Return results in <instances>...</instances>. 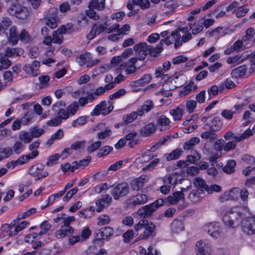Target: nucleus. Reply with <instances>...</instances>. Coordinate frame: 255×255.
I'll use <instances>...</instances> for the list:
<instances>
[{
    "label": "nucleus",
    "mask_w": 255,
    "mask_h": 255,
    "mask_svg": "<svg viewBox=\"0 0 255 255\" xmlns=\"http://www.w3.org/2000/svg\"><path fill=\"white\" fill-rule=\"evenodd\" d=\"M9 41L13 45H15L17 43L19 39V36L16 33V29L15 27H11L9 29Z\"/></svg>",
    "instance_id": "c9c22d12"
},
{
    "label": "nucleus",
    "mask_w": 255,
    "mask_h": 255,
    "mask_svg": "<svg viewBox=\"0 0 255 255\" xmlns=\"http://www.w3.org/2000/svg\"><path fill=\"white\" fill-rule=\"evenodd\" d=\"M197 88V86L194 85L193 82H190L184 88L183 90L181 92V95L185 96L190 92L196 90Z\"/></svg>",
    "instance_id": "a18cd8bd"
},
{
    "label": "nucleus",
    "mask_w": 255,
    "mask_h": 255,
    "mask_svg": "<svg viewBox=\"0 0 255 255\" xmlns=\"http://www.w3.org/2000/svg\"><path fill=\"white\" fill-rule=\"evenodd\" d=\"M52 41L55 44H61L64 40L63 36L53 31L52 34Z\"/></svg>",
    "instance_id": "69168bd1"
},
{
    "label": "nucleus",
    "mask_w": 255,
    "mask_h": 255,
    "mask_svg": "<svg viewBox=\"0 0 255 255\" xmlns=\"http://www.w3.org/2000/svg\"><path fill=\"white\" fill-rule=\"evenodd\" d=\"M171 229L173 232L179 233L184 230V224L181 221L174 220L171 224Z\"/></svg>",
    "instance_id": "2f4dec72"
},
{
    "label": "nucleus",
    "mask_w": 255,
    "mask_h": 255,
    "mask_svg": "<svg viewBox=\"0 0 255 255\" xmlns=\"http://www.w3.org/2000/svg\"><path fill=\"white\" fill-rule=\"evenodd\" d=\"M185 195L182 192H174L171 195L169 196L166 200L171 205H176L181 200L184 199Z\"/></svg>",
    "instance_id": "5701e85b"
},
{
    "label": "nucleus",
    "mask_w": 255,
    "mask_h": 255,
    "mask_svg": "<svg viewBox=\"0 0 255 255\" xmlns=\"http://www.w3.org/2000/svg\"><path fill=\"white\" fill-rule=\"evenodd\" d=\"M207 130L201 133V137L202 138L209 141H213L218 138V135L215 133V131L210 130Z\"/></svg>",
    "instance_id": "473e14b6"
},
{
    "label": "nucleus",
    "mask_w": 255,
    "mask_h": 255,
    "mask_svg": "<svg viewBox=\"0 0 255 255\" xmlns=\"http://www.w3.org/2000/svg\"><path fill=\"white\" fill-rule=\"evenodd\" d=\"M40 66V62L35 60L32 64H25L23 67V70L27 74L33 77L37 76V72Z\"/></svg>",
    "instance_id": "ddd939ff"
},
{
    "label": "nucleus",
    "mask_w": 255,
    "mask_h": 255,
    "mask_svg": "<svg viewBox=\"0 0 255 255\" xmlns=\"http://www.w3.org/2000/svg\"><path fill=\"white\" fill-rule=\"evenodd\" d=\"M200 141L199 138L197 137H193L191 138L189 140L186 141L183 145V148L185 150H189L192 146L198 144Z\"/></svg>",
    "instance_id": "a19ab883"
},
{
    "label": "nucleus",
    "mask_w": 255,
    "mask_h": 255,
    "mask_svg": "<svg viewBox=\"0 0 255 255\" xmlns=\"http://www.w3.org/2000/svg\"><path fill=\"white\" fill-rule=\"evenodd\" d=\"M44 168V165L42 163H38L35 165L32 166L28 170V173L33 177L37 176V174L40 171L43 170Z\"/></svg>",
    "instance_id": "f704fd0d"
},
{
    "label": "nucleus",
    "mask_w": 255,
    "mask_h": 255,
    "mask_svg": "<svg viewBox=\"0 0 255 255\" xmlns=\"http://www.w3.org/2000/svg\"><path fill=\"white\" fill-rule=\"evenodd\" d=\"M111 194L116 200L127 195L129 192V186L126 182L119 183L116 186H112Z\"/></svg>",
    "instance_id": "423d86ee"
},
{
    "label": "nucleus",
    "mask_w": 255,
    "mask_h": 255,
    "mask_svg": "<svg viewBox=\"0 0 255 255\" xmlns=\"http://www.w3.org/2000/svg\"><path fill=\"white\" fill-rule=\"evenodd\" d=\"M15 236L13 227V223L4 224L0 230V237L5 238Z\"/></svg>",
    "instance_id": "2eb2a0df"
},
{
    "label": "nucleus",
    "mask_w": 255,
    "mask_h": 255,
    "mask_svg": "<svg viewBox=\"0 0 255 255\" xmlns=\"http://www.w3.org/2000/svg\"><path fill=\"white\" fill-rule=\"evenodd\" d=\"M203 229L210 236L215 239L220 237L222 232L220 224L215 221L206 223L204 225Z\"/></svg>",
    "instance_id": "0eeeda50"
},
{
    "label": "nucleus",
    "mask_w": 255,
    "mask_h": 255,
    "mask_svg": "<svg viewBox=\"0 0 255 255\" xmlns=\"http://www.w3.org/2000/svg\"><path fill=\"white\" fill-rule=\"evenodd\" d=\"M38 154L39 152L37 150H35L33 151L30 153L21 156L17 159L18 164L19 165L23 164L27 162L30 159L35 158L37 156H38Z\"/></svg>",
    "instance_id": "bb28decb"
},
{
    "label": "nucleus",
    "mask_w": 255,
    "mask_h": 255,
    "mask_svg": "<svg viewBox=\"0 0 255 255\" xmlns=\"http://www.w3.org/2000/svg\"><path fill=\"white\" fill-rule=\"evenodd\" d=\"M223 126V123L221 121L220 118H214L211 123L205 124L203 128L205 130H210L213 131H217L220 130Z\"/></svg>",
    "instance_id": "4468645a"
},
{
    "label": "nucleus",
    "mask_w": 255,
    "mask_h": 255,
    "mask_svg": "<svg viewBox=\"0 0 255 255\" xmlns=\"http://www.w3.org/2000/svg\"><path fill=\"white\" fill-rule=\"evenodd\" d=\"M170 115L174 121H180L183 115V110L180 107L169 111Z\"/></svg>",
    "instance_id": "c756f323"
},
{
    "label": "nucleus",
    "mask_w": 255,
    "mask_h": 255,
    "mask_svg": "<svg viewBox=\"0 0 255 255\" xmlns=\"http://www.w3.org/2000/svg\"><path fill=\"white\" fill-rule=\"evenodd\" d=\"M156 210L155 206L151 203L141 207L137 210V214L141 218L145 219V218L151 216Z\"/></svg>",
    "instance_id": "f8f14e48"
},
{
    "label": "nucleus",
    "mask_w": 255,
    "mask_h": 255,
    "mask_svg": "<svg viewBox=\"0 0 255 255\" xmlns=\"http://www.w3.org/2000/svg\"><path fill=\"white\" fill-rule=\"evenodd\" d=\"M78 191V187H76L70 190L63 198V201L67 202Z\"/></svg>",
    "instance_id": "774afa93"
},
{
    "label": "nucleus",
    "mask_w": 255,
    "mask_h": 255,
    "mask_svg": "<svg viewBox=\"0 0 255 255\" xmlns=\"http://www.w3.org/2000/svg\"><path fill=\"white\" fill-rule=\"evenodd\" d=\"M133 50L136 52L138 59L143 60L148 54V45L146 42H140L133 46Z\"/></svg>",
    "instance_id": "9b49d317"
},
{
    "label": "nucleus",
    "mask_w": 255,
    "mask_h": 255,
    "mask_svg": "<svg viewBox=\"0 0 255 255\" xmlns=\"http://www.w3.org/2000/svg\"><path fill=\"white\" fill-rule=\"evenodd\" d=\"M113 233V228L110 227H106L100 229L95 235L97 240H101L110 237Z\"/></svg>",
    "instance_id": "f3484780"
},
{
    "label": "nucleus",
    "mask_w": 255,
    "mask_h": 255,
    "mask_svg": "<svg viewBox=\"0 0 255 255\" xmlns=\"http://www.w3.org/2000/svg\"><path fill=\"white\" fill-rule=\"evenodd\" d=\"M195 250L197 255H211V245L206 240H200L196 244Z\"/></svg>",
    "instance_id": "1a4fd4ad"
},
{
    "label": "nucleus",
    "mask_w": 255,
    "mask_h": 255,
    "mask_svg": "<svg viewBox=\"0 0 255 255\" xmlns=\"http://www.w3.org/2000/svg\"><path fill=\"white\" fill-rule=\"evenodd\" d=\"M154 104L151 100H147L143 103L141 108L138 110L139 116H142L144 113H148L153 109Z\"/></svg>",
    "instance_id": "b1692460"
},
{
    "label": "nucleus",
    "mask_w": 255,
    "mask_h": 255,
    "mask_svg": "<svg viewBox=\"0 0 255 255\" xmlns=\"http://www.w3.org/2000/svg\"><path fill=\"white\" fill-rule=\"evenodd\" d=\"M23 51L19 48H7L5 51V55L7 57L19 56L22 55Z\"/></svg>",
    "instance_id": "72a5a7b5"
},
{
    "label": "nucleus",
    "mask_w": 255,
    "mask_h": 255,
    "mask_svg": "<svg viewBox=\"0 0 255 255\" xmlns=\"http://www.w3.org/2000/svg\"><path fill=\"white\" fill-rule=\"evenodd\" d=\"M7 11L10 15L21 19H26L29 14L27 8L19 4H11L8 7Z\"/></svg>",
    "instance_id": "39448f33"
},
{
    "label": "nucleus",
    "mask_w": 255,
    "mask_h": 255,
    "mask_svg": "<svg viewBox=\"0 0 255 255\" xmlns=\"http://www.w3.org/2000/svg\"><path fill=\"white\" fill-rule=\"evenodd\" d=\"M176 212V209L174 208H170L166 210L163 214H161L159 218L160 219L163 220L164 217L171 218L173 216Z\"/></svg>",
    "instance_id": "0e129e2a"
},
{
    "label": "nucleus",
    "mask_w": 255,
    "mask_h": 255,
    "mask_svg": "<svg viewBox=\"0 0 255 255\" xmlns=\"http://www.w3.org/2000/svg\"><path fill=\"white\" fill-rule=\"evenodd\" d=\"M170 120L164 115H161L156 118L157 127L160 128L161 131L163 129H169L170 128Z\"/></svg>",
    "instance_id": "6ab92c4d"
},
{
    "label": "nucleus",
    "mask_w": 255,
    "mask_h": 255,
    "mask_svg": "<svg viewBox=\"0 0 255 255\" xmlns=\"http://www.w3.org/2000/svg\"><path fill=\"white\" fill-rule=\"evenodd\" d=\"M134 231L137 232H143L139 236V240H145L150 237H153L155 236V231L156 227L154 223L148 221L147 219H141L138 223L136 224L134 226Z\"/></svg>",
    "instance_id": "f257e3e1"
},
{
    "label": "nucleus",
    "mask_w": 255,
    "mask_h": 255,
    "mask_svg": "<svg viewBox=\"0 0 255 255\" xmlns=\"http://www.w3.org/2000/svg\"><path fill=\"white\" fill-rule=\"evenodd\" d=\"M112 200V197L110 195L107 194L102 195L101 198L97 200L96 202L97 206L96 211L98 213L100 212L104 208L108 206Z\"/></svg>",
    "instance_id": "dca6fc26"
},
{
    "label": "nucleus",
    "mask_w": 255,
    "mask_h": 255,
    "mask_svg": "<svg viewBox=\"0 0 255 255\" xmlns=\"http://www.w3.org/2000/svg\"><path fill=\"white\" fill-rule=\"evenodd\" d=\"M255 34V29L252 27H250L248 28L246 31L245 35L243 36L242 37V40L244 41H246L251 39L254 37Z\"/></svg>",
    "instance_id": "052dcab7"
},
{
    "label": "nucleus",
    "mask_w": 255,
    "mask_h": 255,
    "mask_svg": "<svg viewBox=\"0 0 255 255\" xmlns=\"http://www.w3.org/2000/svg\"><path fill=\"white\" fill-rule=\"evenodd\" d=\"M17 220L13 221L12 222L13 223V230L14 231V233L15 234V235L20 231L22 230L23 229H24L26 226L29 224V223L27 221H22L19 224L17 225H15V222Z\"/></svg>",
    "instance_id": "49530a36"
},
{
    "label": "nucleus",
    "mask_w": 255,
    "mask_h": 255,
    "mask_svg": "<svg viewBox=\"0 0 255 255\" xmlns=\"http://www.w3.org/2000/svg\"><path fill=\"white\" fill-rule=\"evenodd\" d=\"M230 200H237L239 197V190L238 188H234L227 191Z\"/></svg>",
    "instance_id": "e2e57ef3"
},
{
    "label": "nucleus",
    "mask_w": 255,
    "mask_h": 255,
    "mask_svg": "<svg viewBox=\"0 0 255 255\" xmlns=\"http://www.w3.org/2000/svg\"><path fill=\"white\" fill-rule=\"evenodd\" d=\"M182 153V151L179 149H176L167 155L166 160L170 161L176 159L179 157Z\"/></svg>",
    "instance_id": "8fccbe9b"
},
{
    "label": "nucleus",
    "mask_w": 255,
    "mask_h": 255,
    "mask_svg": "<svg viewBox=\"0 0 255 255\" xmlns=\"http://www.w3.org/2000/svg\"><path fill=\"white\" fill-rule=\"evenodd\" d=\"M149 198V196L145 194L138 193L128 199V206L134 207L137 205H143L148 201Z\"/></svg>",
    "instance_id": "9d476101"
},
{
    "label": "nucleus",
    "mask_w": 255,
    "mask_h": 255,
    "mask_svg": "<svg viewBox=\"0 0 255 255\" xmlns=\"http://www.w3.org/2000/svg\"><path fill=\"white\" fill-rule=\"evenodd\" d=\"M188 27H183L177 29L176 31L172 32V35H175V42L174 46L175 48L180 47L183 43L186 42L191 39L192 35L188 31Z\"/></svg>",
    "instance_id": "20e7f679"
},
{
    "label": "nucleus",
    "mask_w": 255,
    "mask_h": 255,
    "mask_svg": "<svg viewBox=\"0 0 255 255\" xmlns=\"http://www.w3.org/2000/svg\"><path fill=\"white\" fill-rule=\"evenodd\" d=\"M97 225L104 226L108 224L111 221L110 217L107 215H101L97 219Z\"/></svg>",
    "instance_id": "de8ad7c7"
},
{
    "label": "nucleus",
    "mask_w": 255,
    "mask_h": 255,
    "mask_svg": "<svg viewBox=\"0 0 255 255\" xmlns=\"http://www.w3.org/2000/svg\"><path fill=\"white\" fill-rule=\"evenodd\" d=\"M60 157V155L55 153L51 155L48 159L46 165L48 166H51L56 163V161Z\"/></svg>",
    "instance_id": "338daca9"
},
{
    "label": "nucleus",
    "mask_w": 255,
    "mask_h": 255,
    "mask_svg": "<svg viewBox=\"0 0 255 255\" xmlns=\"http://www.w3.org/2000/svg\"><path fill=\"white\" fill-rule=\"evenodd\" d=\"M242 229L243 232L249 235L255 234V217L246 218L242 222Z\"/></svg>",
    "instance_id": "6e6552de"
},
{
    "label": "nucleus",
    "mask_w": 255,
    "mask_h": 255,
    "mask_svg": "<svg viewBox=\"0 0 255 255\" xmlns=\"http://www.w3.org/2000/svg\"><path fill=\"white\" fill-rule=\"evenodd\" d=\"M61 168L63 172H73L77 168V165L76 164V162H72L70 164L69 162H66L61 165Z\"/></svg>",
    "instance_id": "79ce46f5"
},
{
    "label": "nucleus",
    "mask_w": 255,
    "mask_h": 255,
    "mask_svg": "<svg viewBox=\"0 0 255 255\" xmlns=\"http://www.w3.org/2000/svg\"><path fill=\"white\" fill-rule=\"evenodd\" d=\"M107 19H108V18H107ZM109 21L110 20L107 19L103 25L100 24L99 26L95 25L91 30L90 35L92 36L90 37V38H92L96 33L99 34L105 30L108 33H111L117 30V31H118L120 34H124L126 31L129 30L130 26L128 24L124 25L121 28H119L120 24L119 23L114 24L111 27L107 28L111 24L109 23Z\"/></svg>",
    "instance_id": "f03ea898"
},
{
    "label": "nucleus",
    "mask_w": 255,
    "mask_h": 255,
    "mask_svg": "<svg viewBox=\"0 0 255 255\" xmlns=\"http://www.w3.org/2000/svg\"><path fill=\"white\" fill-rule=\"evenodd\" d=\"M138 116H139V114L138 110L136 112H132L130 114L124 117V123L125 124H128L129 123H132L137 119Z\"/></svg>",
    "instance_id": "58836bf2"
},
{
    "label": "nucleus",
    "mask_w": 255,
    "mask_h": 255,
    "mask_svg": "<svg viewBox=\"0 0 255 255\" xmlns=\"http://www.w3.org/2000/svg\"><path fill=\"white\" fill-rule=\"evenodd\" d=\"M163 40H161L156 47H153L152 46H148V54L152 57H156L162 51Z\"/></svg>",
    "instance_id": "7c9ffc66"
},
{
    "label": "nucleus",
    "mask_w": 255,
    "mask_h": 255,
    "mask_svg": "<svg viewBox=\"0 0 255 255\" xmlns=\"http://www.w3.org/2000/svg\"><path fill=\"white\" fill-rule=\"evenodd\" d=\"M141 252L144 255H160V252L156 249H153L152 246H150L147 248V251L142 249Z\"/></svg>",
    "instance_id": "4d7b16f0"
},
{
    "label": "nucleus",
    "mask_w": 255,
    "mask_h": 255,
    "mask_svg": "<svg viewBox=\"0 0 255 255\" xmlns=\"http://www.w3.org/2000/svg\"><path fill=\"white\" fill-rule=\"evenodd\" d=\"M45 24L51 29L57 26L56 18L55 16H47L45 19Z\"/></svg>",
    "instance_id": "603ef678"
},
{
    "label": "nucleus",
    "mask_w": 255,
    "mask_h": 255,
    "mask_svg": "<svg viewBox=\"0 0 255 255\" xmlns=\"http://www.w3.org/2000/svg\"><path fill=\"white\" fill-rule=\"evenodd\" d=\"M95 209L92 207H89L78 212L79 217L84 219L91 218L94 214Z\"/></svg>",
    "instance_id": "cd10ccee"
},
{
    "label": "nucleus",
    "mask_w": 255,
    "mask_h": 255,
    "mask_svg": "<svg viewBox=\"0 0 255 255\" xmlns=\"http://www.w3.org/2000/svg\"><path fill=\"white\" fill-rule=\"evenodd\" d=\"M247 70V67L246 65H242L234 69L232 71L231 74L232 76H235L236 77H242L245 74Z\"/></svg>",
    "instance_id": "4c0bfd02"
},
{
    "label": "nucleus",
    "mask_w": 255,
    "mask_h": 255,
    "mask_svg": "<svg viewBox=\"0 0 255 255\" xmlns=\"http://www.w3.org/2000/svg\"><path fill=\"white\" fill-rule=\"evenodd\" d=\"M236 163L234 160H230L224 167L223 170L226 173L230 174L235 172Z\"/></svg>",
    "instance_id": "ea45409f"
},
{
    "label": "nucleus",
    "mask_w": 255,
    "mask_h": 255,
    "mask_svg": "<svg viewBox=\"0 0 255 255\" xmlns=\"http://www.w3.org/2000/svg\"><path fill=\"white\" fill-rule=\"evenodd\" d=\"M113 76L112 75L108 74L106 76L105 82L108 84L105 85V88L109 91L114 88V80H113Z\"/></svg>",
    "instance_id": "864d4df0"
},
{
    "label": "nucleus",
    "mask_w": 255,
    "mask_h": 255,
    "mask_svg": "<svg viewBox=\"0 0 255 255\" xmlns=\"http://www.w3.org/2000/svg\"><path fill=\"white\" fill-rule=\"evenodd\" d=\"M253 133L250 129H248L244 131V133L239 134L235 136L234 137L235 138V140L234 141H236L237 143V142L240 141L241 140L246 139L252 135Z\"/></svg>",
    "instance_id": "37998d69"
},
{
    "label": "nucleus",
    "mask_w": 255,
    "mask_h": 255,
    "mask_svg": "<svg viewBox=\"0 0 255 255\" xmlns=\"http://www.w3.org/2000/svg\"><path fill=\"white\" fill-rule=\"evenodd\" d=\"M137 235L135 231L134 232L132 230H128L123 235L124 241L125 242H129L134 238V235L137 236Z\"/></svg>",
    "instance_id": "5fc2aeb1"
},
{
    "label": "nucleus",
    "mask_w": 255,
    "mask_h": 255,
    "mask_svg": "<svg viewBox=\"0 0 255 255\" xmlns=\"http://www.w3.org/2000/svg\"><path fill=\"white\" fill-rule=\"evenodd\" d=\"M147 179L145 176H141L136 178L130 182V187L133 191H139L140 189L143 187Z\"/></svg>",
    "instance_id": "a211bd4d"
},
{
    "label": "nucleus",
    "mask_w": 255,
    "mask_h": 255,
    "mask_svg": "<svg viewBox=\"0 0 255 255\" xmlns=\"http://www.w3.org/2000/svg\"><path fill=\"white\" fill-rule=\"evenodd\" d=\"M29 132L31 134L32 138H37L41 136L44 132V130L43 128H38L37 127L31 128Z\"/></svg>",
    "instance_id": "09e8293b"
},
{
    "label": "nucleus",
    "mask_w": 255,
    "mask_h": 255,
    "mask_svg": "<svg viewBox=\"0 0 255 255\" xmlns=\"http://www.w3.org/2000/svg\"><path fill=\"white\" fill-rule=\"evenodd\" d=\"M74 233V230L71 227L61 226V228L57 230L55 233L56 237L58 239H62L66 236Z\"/></svg>",
    "instance_id": "4be33fe9"
},
{
    "label": "nucleus",
    "mask_w": 255,
    "mask_h": 255,
    "mask_svg": "<svg viewBox=\"0 0 255 255\" xmlns=\"http://www.w3.org/2000/svg\"><path fill=\"white\" fill-rule=\"evenodd\" d=\"M13 150L9 147L0 148V154L3 157L6 158L12 155Z\"/></svg>",
    "instance_id": "680f3d73"
},
{
    "label": "nucleus",
    "mask_w": 255,
    "mask_h": 255,
    "mask_svg": "<svg viewBox=\"0 0 255 255\" xmlns=\"http://www.w3.org/2000/svg\"><path fill=\"white\" fill-rule=\"evenodd\" d=\"M151 80V76L150 74H145L140 79L130 82L131 87H138L148 83Z\"/></svg>",
    "instance_id": "393cba45"
},
{
    "label": "nucleus",
    "mask_w": 255,
    "mask_h": 255,
    "mask_svg": "<svg viewBox=\"0 0 255 255\" xmlns=\"http://www.w3.org/2000/svg\"><path fill=\"white\" fill-rule=\"evenodd\" d=\"M40 227L41 231L38 235L41 236L46 234L49 231L51 227V225L47 221H45L40 225Z\"/></svg>",
    "instance_id": "bf43d9fd"
},
{
    "label": "nucleus",
    "mask_w": 255,
    "mask_h": 255,
    "mask_svg": "<svg viewBox=\"0 0 255 255\" xmlns=\"http://www.w3.org/2000/svg\"><path fill=\"white\" fill-rule=\"evenodd\" d=\"M242 215L241 209L234 207L228 210L223 217V221L227 227L235 228L238 224L239 220Z\"/></svg>",
    "instance_id": "7ed1b4c3"
},
{
    "label": "nucleus",
    "mask_w": 255,
    "mask_h": 255,
    "mask_svg": "<svg viewBox=\"0 0 255 255\" xmlns=\"http://www.w3.org/2000/svg\"><path fill=\"white\" fill-rule=\"evenodd\" d=\"M88 7L98 10H103L105 7V0H91L88 3Z\"/></svg>",
    "instance_id": "a878e982"
},
{
    "label": "nucleus",
    "mask_w": 255,
    "mask_h": 255,
    "mask_svg": "<svg viewBox=\"0 0 255 255\" xmlns=\"http://www.w3.org/2000/svg\"><path fill=\"white\" fill-rule=\"evenodd\" d=\"M193 184L195 186L199 187L200 188L204 189L205 190L206 189V186H207L205 181L202 178L199 177L194 179Z\"/></svg>",
    "instance_id": "13d9d810"
},
{
    "label": "nucleus",
    "mask_w": 255,
    "mask_h": 255,
    "mask_svg": "<svg viewBox=\"0 0 255 255\" xmlns=\"http://www.w3.org/2000/svg\"><path fill=\"white\" fill-rule=\"evenodd\" d=\"M156 126L153 123H150L143 126L140 129L139 132L142 136H148L155 132Z\"/></svg>",
    "instance_id": "aec40b11"
},
{
    "label": "nucleus",
    "mask_w": 255,
    "mask_h": 255,
    "mask_svg": "<svg viewBox=\"0 0 255 255\" xmlns=\"http://www.w3.org/2000/svg\"><path fill=\"white\" fill-rule=\"evenodd\" d=\"M246 59V57L242 55H237L229 57L227 60L228 64H232L234 66L242 63Z\"/></svg>",
    "instance_id": "c85d7f7f"
},
{
    "label": "nucleus",
    "mask_w": 255,
    "mask_h": 255,
    "mask_svg": "<svg viewBox=\"0 0 255 255\" xmlns=\"http://www.w3.org/2000/svg\"><path fill=\"white\" fill-rule=\"evenodd\" d=\"M18 137L20 141L23 142L24 143H30L33 139L30 132L25 131H21L19 133Z\"/></svg>",
    "instance_id": "e433bc0d"
},
{
    "label": "nucleus",
    "mask_w": 255,
    "mask_h": 255,
    "mask_svg": "<svg viewBox=\"0 0 255 255\" xmlns=\"http://www.w3.org/2000/svg\"><path fill=\"white\" fill-rule=\"evenodd\" d=\"M87 121V117L81 116L72 121L71 125L73 128H78L84 125Z\"/></svg>",
    "instance_id": "c03bdc74"
},
{
    "label": "nucleus",
    "mask_w": 255,
    "mask_h": 255,
    "mask_svg": "<svg viewBox=\"0 0 255 255\" xmlns=\"http://www.w3.org/2000/svg\"><path fill=\"white\" fill-rule=\"evenodd\" d=\"M204 190L197 188L193 190L188 195V198L193 203L199 201L203 198Z\"/></svg>",
    "instance_id": "412c9836"
},
{
    "label": "nucleus",
    "mask_w": 255,
    "mask_h": 255,
    "mask_svg": "<svg viewBox=\"0 0 255 255\" xmlns=\"http://www.w3.org/2000/svg\"><path fill=\"white\" fill-rule=\"evenodd\" d=\"M224 86L228 89L233 88L236 86V84L230 79H227L224 82L221 83L220 85V89L223 90Z\"/></svg>",
    "instance_id": "6e6d98bb"
},
{
    "label": "nucleus",
    "mask_w": 255,
    "mask_h": 255,
    "mask_svg": "<svg viewBox=\"0 0 255 255\" xmlns=\"http://www.w3.org/2000/svg\"><path fill=\"white\" fill-rule=\"evenodd\" d=\"M79 104L77 102H74L69 105L66 109L70 116H74L79 109Z\"/></svg>",
    "instance_id": "3c124183"
}]
</instances>
